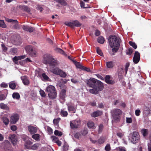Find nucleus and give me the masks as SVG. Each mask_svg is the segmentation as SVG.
I'll list each match as a JSON object with an SVG mask.
<instances>
[{
    "label": "nucleus",
    "instance_id": "26",
    "mask_svg": "<svg viewBox=\"0 0 151 151\" xmlns=\"http://www.w3.org/2000/svg\"><path fill=\"white\" fill-rule=\"evenodd\" d=\"M73 27L74 26L79 27H80L81 24L78 20H74L72 21Z\"/></svg>",
    "mask_w": 151,
    "mask_h": 151
},
{
    "label": "nucleus",
    "instance_id": "23",
    "mask_svg": "<svg viewBox=\"0 0 151 151\" xmlns=\"http://www.w3.org/2000/svg\"><path fill=\"white\" fill-rule=\"evenodd\" d=\"M32 142L29 140H27L25 141V147L28 149H30L31 147L28 146L29 145H30L32 144Z\"/></svg>",
    "mask_w": 151,
    "mask_h": 151
},
{
    "label": "nucleus",
    "instance_id": "55",
    "mask_svg": "<svg viewBox=\"0 0 151 151\" xmlns=\"http://www.w3.org/2000/svg\"><path fill=\"white\" fill-rule=\"evenodd\" d=\"M11 52L12 53V54L13 55L14 54H15L17 52V49L14 48H12L11 50Z\"/></svg>",
    "mask_w": 151,
    "mask_h": 151
},
{
    "label": "nucleus",
    "instance_id": "21",
    "mask_svg": "<svg viewBox=\"0 0 151 151\" xmlns=\"http://www.w3.org/2000/svg\"><path fill=\"white\" fill-rule=\"evenodd\" d=\"M1 120L5 125H7L9 124V119L6 116L2 117Z\"/></svg>",
    "mask_w": 151,
    "mask_h": 151
},
{
    "label": "nucleus",
    "instance_id": "59",
    "mask_svg": "<svg viewBox=\"0 0 151 151\" xmlns=\"http://www.w3.org/2000/svg\"><path fill=\"white\" fill-rule=\"evenodd\" d=\"M52 138L53 142L55 143H56L59 140L58 138L55 136H52Z\"/></svg>",
    "mask_w": 151,
    "mask_h": 151
},
{
    "label": "nucleus",
    "instance_id": "16",
    "mask_svg": "<svg viewBox=\"0 0 151 151\" xmlns=\"http://www.w3.org/2000/svg\"><path fill=\"white\" fill-rule=\"evenodd\" d=\"M23 84L25 85H28L29 83V81L26 76H24L21 77Z\"/></svg>",
    "mask_w": 151,
    "mask_h": 151
},
{
    "label": "nucleus",
    "instance_id": "12",
    "mask_svg": "<svg viewBox=\"0 0 151 151\" xmlns=\"http://www.w3.org/2000/svg\"><path fill=\"white\" fill-rule=\"evenodd\" d=\"M22 28L24 30L29 32H33L35 29V28L33 27L26 25H23L22 26Z\"/></svg>",
    "mask_w": 151,
    "mask_h": 151
},
{
    "label": "nucleus",
    "instance_id": "41",
    "mask_svg": "<svg viewBox=\"0 0 151 151\" xmlns=\"http://www.w3.org/2000/svg\"><path fill=\"white\" fill-rule=\"evenodd\" d=\"M42 76L45 81H49V80L50 79L49 77L45 73L42 74Z\"/></svg>",
    "mask_w": 151,
    "mask_h": 151
},
{
    "label": "nucleus",
    "instance_id": "28",
    "mask_svg": "<svg viewBox=\"0 0 151 151\" xmlns=\"http://www.w3.org/2000/svg\"><path fill=\"white\" fill-rule=\"evenodd\" d=\"M60 69L58 68H56L51 70V71L54 74L57 75H58Z\"/></svg>",
    "mask_w": 151,
    "mask_h": 151
},
{
    "label": "nucleus",
    "instance_id": "46",
    "mask_svg": "<svg viewBox=\"0 0 151 151\" xmlns=\"http://www.w3.org/2000/svg\"><path fill=\"white\" fill-rule=\"evenodd\" d=\"M129 45L132 46L134 49H136L137 48V45L134 42L132 41H129Z\"/></svg>",
    "mask_w": 151,
    "mask_h": 151
},
{
    "label": "nucleus",
    "instance_id": "50",
    "mask_svg": "<svg viewBox=\"0 0 151 151\" xmlns=\"http://www.w3.org/2000/svg\"><path fill=\"white\" fill-rule=\"evenodd\" d=\"M97 141L98 144H101L104 142V139L103 138H100Z\"/></svg>",
    "mask_w": 151,
    "mask_h": 151
},
{
    "label": "nucleus",
    "instance_id": "6",
    "mask_svg": "<svg viewBox=\"0 0 151 151\" xmlns=\"http://www.w3.org/2000/svg\"><path fill=\"white\" fill-rule=\"evenodd\" d=\"M81 121L79 119H77L75 120L70 122V125L71 128L73 129L79 127L80 125Z\"/></svg>",
    "mask_w": 151,
    "mask_h": 151
},
{
    "label": "nucleus",
    "instance_id": "14",
    "mask_svg": "<svg viewBox=\"0 0 151 151\" xmlns=\"http://www.w3.org/2000/svg\"><path fill=\"white\" fill-rule=\"evenodd\" d=\"M19 119L18 115L17 114H15L12 116L11 117V122L12 124H15Z\"/></svg>",
    "mask_w": 151,
    "mask_h": 151
},
{
    "label": "nucleus",
    "instance_id": "8",
    "mask_svg": "<svg viewBox=\"0 0 151 151\" xmlns=\"http://www.w3.org/2000/svg\"><path fill=\"white\" fill-rule=\"evenodd\" d=\"M26 51L31 56L33 57H36L38 55L37 52L34 50H33L32 47L31 46H28L26 48Z\"/></svg>",
    "mask_w": 151,
    "mask_h": 151
},
{
    "label": "nucleus",
    "instance_id": "10",
    "mask_svg": "<svg viewBox=\"0 0 151 151\" xmlns=\"http://www.w3.org/2000/svg\"><path fill=\"white\" fill-rule=\"evenodd\" d=\"M9 139L14 145L16 144L17 141V136L14 134L9 135Z\"/></svg>",
    "mask_w": 151,
    "mask_h": 151
},
{
    "label": "nucleus",
    "instance_id": "27",
    "mask_svg": "<svg viewBox=\"0 0 151 151\" xmlns=\"http://www.w3.org/2000/svg\"><path fill=\"white\" fill-rule=\"evenodd\" d=\"M141 132L144 137L147 135L148 133V131L147 129H143L141 130Z\"/></svg>",
    "mask_w": 151,
    "mask_h": 151
},
{
    "label": "nucleus",
    "instance_id": "60",
    "mask_svg": "<svg viewBox=\"0 0 151 151\" xmlns=\"http://www.w3.org/2000/svg\"><path fill=\"white\" fill-rule=\"evenodd\" d=\"M37 9L38 10H40V12H42L43 8L41 5H38L37 7Z\"/></svg>",
    "mask_w": 151,
    "mask_h": 151
},
{
    "label": "nucleus",
    "instance_id": "2",
    "mask_svg": "<svg viewBox=\"0 0 151 151\" xmlns=\"http://www.w3.org/2000/svg\"><path fill=\"white\" fill-rule=\"evenodd\" d=\"M109 41L110 47L112 48L113 52H116L120 46V39L114 35H112L109 38Z\"/></svg>",
    "mask_w": 151,
    "mask_h": 151
},
{
    "label": "nucleus",
    "instance_id": "45",
    "mask_svg": "<svg viewBox=\"0 0 151 151\" xmlns=\"http://www.w3.org/2000/svg\"><path fill=\"white\" fill-rule=\"evenodd\" d=\"M58 2L61 5L65 6L67 5V3L64 0H59Z\"/></svg>",
    "mask_w": 151,
    "mask_h": 151
},
{
    "label": "nucleus",
    "instance_id": "64",
    "mask_svg": "<svg viewBox=\"0 0 151 151\" xmlns=\"http://www.w3.org/2000/svg\"><path fill=\"white\" fill-rule=\"evenodd\" d=\"M140 111L139 109H137L135 111V115L137 116H139L140 114Z\"/></svg>",
    "mask_w": 151,
    "mask_h": 151
},
{
    "label": "nucleus",
    "instance_id": "11",
    "mask_svg": "<svg viewBox=\"0 0 151 151\" xmlns=\"http://www.w3.org/2000/svg\"><path fill=\"white\" fill-rule=\"evenodd\" d=\"M140 60V54L137 51H136L133 58V61L135 63H137Z\"/></svg>",
    "mask_w": 151,
    "mask_h": 151
},
{
    "label": "nucleus",
    "instance_id": "57",
    "mask_svg": "<svg viewBox=\"0 0 151 151\" xmlns=\"http://www.w3.org/2000/svg\"><path fill=\"white\" fill-rule=\"evenodd\" d=\"M132 118L129 117L126 118V122L127 123H130L132 122Z\"/></svg>",
    "mask_w": 151,
    "mask_h": 151
},
{
    "label": "nucleus",
    "instance_id": "4",
    "mask_svg": "<svg viewBox=\"0 0 151 151\" xmlns=\"http://www.w3.org/2000/svg\"><path fill=\"white\" fill-rule=\"evenodd\" d=\"M45 91L48 93V96L50 99H54L56 98L57 93L54 86L49 85L47 87Z\"/></svg>",
    "mask_w": 151,
    "mask_h": 151
},
{
    "label": "nucleus",
    "instance_id": "36",
    "mask_svg": "<svg viewBox=\"0 0 151 151\" xmlns=\"http://www.w3.org/2000/svg\"><path fill=\"white\" fill-rule=\"evenodd\" d=\"M106 65L108 68H112L114 66L112 61L108 62L106 63Z\"/></svg>",
    "mask_w": 151,
    "mask_h": 151
},
{
    "label": "nucleus",
    "instance_id": "39",
    "mask_svg": "<svg viewBox=\"0 0 151 151\" xmlns=\"http://www.w3.org/2000/svg\"><path fill=\"white\" fill-rule=\"evenodd\" d=\"M97 41L99 43L103 44L104 42V39L103 37L100 36L98 38Z\"/></svg>",
    "mask_w": 151,
    "mask_h": 151
},
{
    "label": "nucleus",
    "instance_id": "18",
    "mask_svg": "<svg viewBox=\"0 0 151 151\" xmlns=\"http://www.w3.org/2000/svg\"><path fill=\"white\" fill-rule=\"evenodd\" d=\"M20 8L22 10L24 11H25L28 13H30V9L27 6H20Z\"/></svg>",
    "mask_w": 151,
    "mask_h": 151
},
{
    "label": "nucleus",
    "instance_id": "9",
    "mask_svg": "<svg viewBox=\"0 0 151 151\" xmlns=\"http://www.w3.org/2000/svg\"><path fill=\"white\" fill-rule=\"evenodd\" d=\"M53 58L49 54H46L44 55L43 62L45 64H49L51 60H52Z\"/></svg>",
    "mask_w": 151,
    "mask_h": 151
},
{
    "label": "nucleus",
    "instance_id": "19",
    "mask_svg": "<svg viewBox=\"0 0 151 151\" xmlns=\"http://www.w3.org/2000/svg\"><path fill=\"white\" fill-rule=\"evenodd\" d=\"M102 114V111H97L93 112L91 114V116L93 117H96L99 116L101 115Z\"/></svg>",
    "mask_w": 151,
    "mask_h": 151
},
{
    "label": "nucleus",
    "instance_id": "5",
    "mask_svg": "<svg viewBox=\"0 0 151 151\" xmlns=\"http://www.w3.org/2000/svg\"><path fill=\"white\" fill-rule=\"evenodd\" d=\"M6 20L7 22L12 23L13 24V26L12 27L13 29H19L20 28V25L19 24L17 20L11 19L8 18L6 19Z\"/></svg>",
    "mask_w": 151,
    "mask_h": 151
},
{
    "label": "nucleus",
    "instance_id": "3",
    "mask_svg": "<svg viewBox=\"0 0 151 151\" xmlns=\"http://www.w3.org/2000/svg\"><path fill=\"white\" fill-rule=\"evenodd\" d=\"M111 115L113 118L112 122H117L120 121L122 111L120 109H115L111 111Z\"/></svg>",
    "mask_w": 151,
    "mask_h": 151
},
{
    "label": "nucleus",
    "instance_id": "37",
    "mask_svg": "<svg viewBox=\"0 0 151 151\" xmlns=\"http://www.w3.org/2000/svg\"><path fill=\"white\" fill-rule=\"evenodd\" d=\"M55 50L57 52H60V53L64 55L65 56H67V55L65 53V52L61 49L59 48H56L55 49Z\"/></svg>",
    "mask_w": 151,
    "mask_h": 151
},
{
    "label": "nucleus",
    "instance_id": "49",
    "mask_svg": "<svg viewBox=\"0 0 151 151\" xmlns=\"http://www.w3.org/2000/svg\"><path fill=\"white\" fill-rule=\"evenodd\" d=\"M40 94L41 95V96L43 97H45L46 95L45 94V92L44 91L42 90H40Z\"/></svg>",
    "mask_w": 151,
    "mask_h": 151
},
{
    "label": "nucleus",
    "instance_id": "48",
    "mask_svg": "<svg viewBox=\"0 0 151 151\" xmlns=\"http://www.w3.org/2000/svg\"><path fill=\"white\" fill-rule=\"evenodd\" d=\"M54 134L55 135L58 136H61L62 135V133L61 132L59 131L58 130H55L54 132Z\"/></svg>",
    "mask_w": 151,
    "mask_h": 151
},
{
    "label": "nucleus",
    "instance_id": "7",
    "mask_svg": "<svg viewBox=\"0 0 151 151\" xmlns=\"http://www.w3.org/2000/svg\"><path fill=\"white\" fill-rule=\"evenodd\" d=\"M139 139V136L138 133L137 132H134L132 137V142L133 144H136L138 142Z\"/></svg>",
    "mask_w": 151,
    "mask_h": 151
},
{
    "label": "nucleus",
    "instance_id": "1",
    "mask_svg": "<svg viewBox=\"0 0 151 151\" xmlns=\"http://www.w3.org/2000/svg\"><path fill=\"white\" fill-rule=\"evenodd\" d=\"M87 86L92 88L89 89V92L93 94H97L99 92L102 90L104 86L103 83L100 81L94 78H91L85 81Z\"/></svg>",
    "mask_w": 151,
    "mask_h": 151
},
{
    "label": "nucleus",
    "instance_id": "20",
    "mask_svg": "<svg viewBox=\"0 0 151 151\" xmlns=\"http://www.w3.org/2000/svg\"><path fill=\"white\" fill-rule=\"evenodd\" d=\"M40 147V144L39 143H36L30 147V149L33 150H37Z\"/></svg>",
    "mask_w": 151,
    "mask_h": 151
},
{
    "label": "nucleus",
    "instance_id": "32",
    "mask_svg": "<svg viewBox=\"0 0 151 151\" xmlns=\"http://www.w3.org/2000/svg\"><path fill=\"white\" fill-rule=\"evenodd\" d=\"M72 61L77 68L81 69L82 68L83 66L81 65L80 63L77 62L74 60H72Z\"/></svg>",
    "mask_w": 151,
    "mask_h": 151
},
{
    "label": "nucleus",
    "instance_id": "47",
    "mask_svg": "<svg viewBox=\"0 0 151 151\" xmlns=\"http://www.w3.org/2000/svg\"><path fill=\"white\" fill-rule=\"evenodd\" d=\"M40 151H51V150L47 147H43L40 150Z\"/></svg>",
    "mask_w": 151,
    "mask_h": 151
},
{
    "label": "nucleus",
    "instance_id": "43",
    "mask_svg": "<svg viewBox=\"0 0 151 151\" xmlns=\"http://www.w3.org/2000/svg\"><path fill=\"white\" fill-rule=\"evenodd\" d=\"M124 69L123 68H120L118 70V73L119 76H121L124 74Z\"/></svg>",
    "mask_w": 151,
    "mask_h": 151
},
{
    "label": "nucleus",
    "instance_id": "35",
    "mask_svg": "<svg viewBox=\"0 0 151 151\" xmlns=\"http://www.w3.org/2000/svg\"><path fill=\"white\" fill-rule=\"evenodd\" d=\"M9 87L12 89L15 88L16 85L15 83L13 81H12L9 83Z\"/></svg>",
    "mask_w": 151,
    "mask_h": 151
},
{
    "label": "nucleus",
    "instance_id": "52",
    "mask_svg": "<svg viewBox=\"0 0 151 151\" xmlns=\"http://www.w3.org/2000/svg\"><path fill=\"white\" fill-rule=\"evenodd\" d=\"M103 125L101 124L99 126V128L98 130V132L99 133H101L102 132L103 129Z\"/></svg>",
    "mask_w": 151,
    "mask_h": 151
},
{
    "label": "nucleus",
    "instance_id": "17",
    "mask_svg": "<svg viewBox=\"0 0 151 151\" xmlns=\"http://www.w3.org/2000/svg\"><path fill=\"white\" fill-rule=\"evenodd\" d=\"M110 77L109 76H106L105 78L106 82L109 84H113L114 83V81L110 80Z\"/></svg>",
    "mask_w": 151,
    "mask_h": 151
},
{
    "label": "nucleus",
    "instance_id": "63",
    "mask_svg": "<svg viewBox=\"0 0 151 151\" xmlns=\"http://www.w3.org/2000/svg\"><path fill=\"white\" fill-rule=\"evenodd\" d=\"M82 69H83L84 70L86 71L87 72H90V70L89 68H86L84 67V66H83L82 68H81Z\"/></svg>",
    "mask_w": 151,
    "mask_h": 151
},
{
    "label": "nucleus",
    "instance_id": "58",
    "mask_svg": "<svg viewBox=\"0 0 151 151\" xmlns=\"http://www.w3.org/2000/svg\"><path fill=\"white\" fill-rule=\"evenodd\" d=\"M132 48H129L126 52L127 54L130 55L132 53Z\"/></svg>",
    "mask_w": 151,
    "mask_h": 151
},
{
    "label": "nucleus",
    "instance_id": "33",
    "mask_svg": "<svg viewBox=\"0 0 151 151\" xmlns=\"http://www.w3.org/2000/svg\"><path fill=\"white\" fill-rule=\"evenodd\" d=\"M40 135L39 134H36L33 135L32 136V137L34 139L38 141L40 140Z\"/></svg>",
    "mask_w": 151,
    "mask_h": 151
},
{
    "label": "nucleus",
    "instance_id": "31",
    "mask_svg": "<svg viewBox=\"0 0 151 151\" xmlns=\"http://www.w3.org/2000/svg\"><path fill=\"white\" fill-rule=\"evenodd\" d=\"M87 126L90 129H93L95 128L94 124L91 121L88 122L87 124Z\"/></svg>",
    "mask_w": 151,
    "mask_h": 151
},
{
    "label": "nucleus",
    "instance_id": "54",
    "mask_svg": "<svg viewBox=\"0 0 151 151\" xmlns=\"http://www.w3.org/2000/svg\"><path fill=\"white\" fill-rule=\"evenodd\" d=\"M129 66V64L128 63H126L125 66V74H126L128 70V68Z\"/></svg>",
    "mask_w": 151,
    "mask_h": 151
},
{
    "label": "nucleus",
    "instance_id": "40",
    "mask_svg": "<svg viewBox=\"0 0 151 151\" xmlns=\"http://www.w3.org/2000/svg\"><path fill=\"white\" fill-rule=\"evenodd\" d=\"M61 119L60 118H57L56 119H54L53 120V122L55 125H58V123Z\"/></svg>",
    "mask_w": 151,
    "mask_h": 151
},
{
    "label": "nucleus",
    "instance_id": "56",
    "mask_svg": "<svg viewBox=\"0 0 151 151\" xmlns=\"http://www.w3.org/2000/svg\"><path fill=\"white\" fill-rule=\"evenodd\" d=\"M106 151H109L111 150V147L110 144H107L105 148Z\"/></svg>",
    "mask_w": 151,
    "mask_h": 151
},
{
    "label": "nucleus",
    "instance_id": "13",
    "mask_svg": "<svg viewBox=\"0 0 151 151\" xmlns=\"http://www.w3.org/2000/svg\"><path fill=\"white\" fill-rule=\"evenodd\" d=\"M151 110L149 107L145 106L143 110V115L145 116H148L151 113Z\"/></svg>",
    "mask_w": 151,
    "mask_h": 151
},
{
    "label": "nucleus",
    "instance_id": "24",
    "mask_svg": "<svg viewBox=\"0 0 151 151\" xmlns=\"http://www.w3.org/2000/svg\"><path fill=\"white\" fill-rule=\"evenodd\" d=\"M49 64L50 66H53L56 65L58 64V62L56 60L53 58L52 60L50 61Z\"/></svg>",
    "mask_w": 151,
    "mask_h": 151
},
{
    "label": "nucleus",
    "instance_id": "29",
    "mask_svg": "<svg viewBox=\"0 0 151 151\" xmlns=\"http://www.w3.org/2000/svg\"><path fill=\"white\" fill-rule=\"evenodd\" d=\"M66 95V90L63 89H62L60 93V97L62 99H64Z\"/></svg>",
    "mask_w": 151,
    "mask_h": 151
},
{
    "label": "nucleus",
    "instance_id": "34",
    "mask_svg": "<svg viewBox=\"0 0 151 151\" xmlns=\"http://www.w3.org/2000/svg\"><path fill=\"white\" fill-rule=\"evenodd\" d=\"M21 59L19 56H15L12 59V60L15 64H17L18 63V60H21Z\"/></svg>",
    "mask_w": 151,
    "mask_h": 151
},
{
    "label": "nucleus",
    "instance_id": "30",
    "mask_svg": "<svg viewBox=\"0 0 151 151\" xmlns=\"http://www.w3.org/2000/svg\"><path fill=\"white\" fill-rule=\"evenodd\" d=\"M0 108L6 110H9V108L7 105L3 103L0 104Z\"/></svg>",
    "mask_w": 151,
    "mask_h": 151
},
{
    "label": "nucleus",
    "instance_id": "51",
    "mask_svg": "<svg viewBox=\"0 0 151 151\" xmlns=\"http://www.w3.org/2000/svg\"><path fill=\"white\" fill-rule=\"evenodd\" d=\"M96 51L98 54L102 56L103 55V53L102 52L101 50L99 47H97L96 48Z\"/></svg>",
    "mask_w": 151,
    "mask_h": 151
},
{
    "label": "nucleus",
    "instance_id": "22",
    "mask_svg": "<svg viewBox=\"0 0 151 151\" xmlns=\"http://www.w3.org/2000/svg\"><path fill=\"white\" fill-rule=\"evenodd\" d=\"M68 111H73V113H75L76 111V108L73 106L68 105Z\"/></svg>",
    "mask_w": 151,
    "mask_h": 151
},
{
    "label": "nucleus",
    "instance_id": "61",
    "mask_svg": "<svg viewBox=\"0 0 151 151\" xmlns=\"http://www.w3.org/2000/svg\"><path fill=\"white\" fill-rule=\"evenodd\" d=\"M11 129L13 131H16L17 129V127L15 125H12L11 127Z\"/></svg>",
    "mask_w": 151,
    "mask_h": 151
},
{
    "label": "nucleus",
    "instance_id": "62",
    "mask_svg": "<svg viewBox=\"0 0 151 151\" xmlns=\"http://www.w3.org/2000/svg\"><path fill=\"white\" fill-rule=\"evenodd\" d=\"M119 151H126L125 148L123 147H119L118 148Z\"/></svg>",
    "mask_w": 151,
    "mask_h": 151
},
{
    "label": "nucleus",
    "instance_id": "53",
    "mask_svg": "<svg viewBox=\"0 0 151 151\" xmlns=\"http://www.w3.org/2000/svg\"><path fill=\"white\" fill-rule=\"evenodd\" d=\"M65 24L68 26H69L70 27H73V24L72 22H65Z\"/></svg>",
    "mask_w": 151,
    "mask_h": 151
},
{
    "label": "nucleus",
    "instance_id": "25",
    "mask_svg": "<svg viewBox=\"0 0 151 151\" xmlns=\"http://www.w3.org/2000/svg\"><path fill=\"white\" fill-rule=\"evenodd\" d=\"M13 98L14 99L19 100L20 98V96L19 94L17 92L14 93L12 95Z\"/></svg>",
    "mask_w": 151,
    "mask_h": 151
},
{
    "label": "nucleus",
    "instance_id": "42",
    "mask_svg": "<svg viewBox=\"0 0 151 151\" xmlns=\"http://www.w3.org/2000/svg\"><path fill=\"white\" fill-rule=\"evenodd\" d=\"M60 114L63 117H66L68 115V113L67 111L61 110L60 111Z\"/></svg>",
    "mask_w": 151,
    "mask_h": 151
},
{
    "label": "nucleus",
    "instance_id": "15",
    "mask_svg": "<svg viewBox=\"0 0 151 151\" xmlns=\"http://www.w3.org/2000/svg\"><path fill=\"white\" fill-rule=\"evenodd\" d=\"M28 130L30 133L33 134L36 133L37 131V129L36 127L32 126H29L28 127Z\"/></svg>",
    "mask_w": 151,
    "mask_h": 151
},
{
    "label": "nucleus",
    "instance_id": "38",
    "mask_svg": "<svg viewBox=\"0 0 151 151\" xmlns=\"http://www.w3.org/2000/svg\"><path fill=\"white\" fill-rule=\"evenodd\" d=\"M60 76L63 78H65L66 76V74L65 72H63L62 70H60V71L59 73L58 74Z\"/></svg>",
    "mask_w": 151,
    "mask_h": 151
},
{
    "label": "nucleus",
    "instance_id": "44",
    "mask_svg": "<svg viewBox=\"0 0 151 151\" xmlns=\"http://www.w3.org/2000/svg\"><path fill=\"white\" fill-rule=\"evenodd\" d=\"M0 27L4 28L6 27V25L3 20H0Z\"/></svg>",
    "mask_w": 151,
    "mask_h": 151
}]
</instances>
